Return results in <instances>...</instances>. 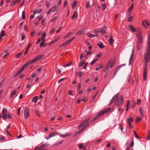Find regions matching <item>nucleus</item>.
Here are the masks:
<instances>
[{"label":"nucleus","mask_w":150,"mask_h":150,"mask_svg":"<svg viewBox=\"0 0 150 150\" xmlns=\"http://www.w3.org/2000/svg\"><path fill=\"white\" fill-rule=\"evenodd\" d=\"M44 56V55L40 54L35 58L33 59L32 60H30L26 63L20 69L19 73H20L22 72L25 68L27 67L29 64H32L33 62L37 61L42 58Z\"/></svg>","instance_id":"f257e3e1"},{"label":"nucleus","mask_w":150,"mask_h":150,"mask_svg":"<svg viewBox=\"0 0 150 150\" xmlns=\"http://www.w3.org/2000/svg\"><path fill=\"white\" fill-rule=\"evenodd\" d=\"M119 93H117V95L114 96L112 99L110 101V103H113L114 101H115V104L116 105L119 106L122 104L123 101V98L121 96L119 98H118Z\"/></svg>","instance_id":"f03ea898"},{"label":"nucleus","mask_w":150,"mask_h":150,"mask_svg":"<svg viewBox=\"0 0 150 150\" xmlns=\"http://www.w3.org/2000/svg\"><path fill=\"white\" fill-rule=\"evenodd\" d=\"M150 55L145 54L144 55V60H145V65L146 68L144 69L143 74V81H145L146 79V77L147 76V72L146 71L147 63L150 61Z\"/></svg>","instance_id":"7ed1b4c3"},{"label":"nucleus","mask_w":150,"mask_h":150,"mask_svg":"<svg viewBox=\"0 0 150 150\" xmlns=\"http://www.w3.org/2000/svg\"><path fill=\"white\" fill-rule=\"evenodd\" d=\"M90 119L89 118L83 121L82 123L79 125L78 127V129H80L78 133H81L85 128L87 127L88 125V123Z\"/></svg>","instance_id":"20e7f679"},{"label":"nucleus","mask_w":150,"mask_h":150,"mask_svg":"<svg viewBox=\"0 0 150 150\" xmlns=\"http://www.w3.org/2000/svg\"><path fill=\"white\" fill-rule=\"evenodd\" d=\"M110 110L111 109L110 108H108L103 110L100 111L98 114L97 116L95 117L94 119L91 122L95 121L99 117L102 116L105 113L108 112L110 111Z\"/></svg>","instance_id":"39448f33"},{"label":"nucleus","mask_w":150,"mask_h":150,"mask_svg":"<svg viewBox=\"0 0 150 150\" xmlns=\"http://www.w3.org/2000/svg\"><path fill=\"white\" fill-rule=\"evenodd\" d=\"M114 64L115 63L113 62H108L107 63L105 67L104 68L103 70V71L104 72H106L109 68H112L114 66Z\"/></svg>","instance_id":"423d86ee"},{"label":"nucleus","mask_w":150,"mask_h":150,"mask_svg":"<svg viewBox=\"0 0 150 150\" xmlns=\"http://www.w3.org/2000/svg\"><path fill=\"white\" fill-rule=\"evenodd\" d=\"M142 24L144 28L147 29L149 27L150 23L146 20H144L142 21Z\"/></svg>","instance_id":"0eeeda50"},{"label":"nucleus","mask_w":150,"mask_h":150,"mask_svg":"<svg viewBox=\"0 0 150 150\" xmlns=\"http://www.w3.org/2000/svg\"><path fill=\"white\" fill-rule=\"evenodd\" d=\"M127 123L129 127L132 129L133 128V126H132L131 123L133 122L134 120L132 118H128L127 119Z\"/></svg>","instance_id":"6e6552de"},{"label":"nucleus","mask_w":150,"mask_h":150,"mask_svg":"<svg viewBox=\"0 0 150 150\" xmlns=\"http://www.w3.org/2000/svg\"><path fill=\"white\" fill-rule=\"evenodd\" d=\"M24 115L25 118L26 119L29 115V110L28 108L25 109L24 111Z\"/></svg>","instance_id":"1a4fd4ad"},{"label":"nucleus","mask_w":150,"mask_h":150,"mask_svg":"<svg viewBox=\"0 0 150 150\" xmlns=\"http://www.w3.org/2000/svg\"><path fill=\"white\" fill-rule=\"evenodd\" d=\"M137 37L138 38V42L142 44L143 42L142 38V35L141 34H138L137 35Z\"/></svg>","instance_id":"9d476101"},{"label":"nucleus","mask_w":150,"mask_h":150,"mask_svg":"<svg viewBox=\"0 0 150 150\" xmlns=\"http://www.w3.org/2000/svg\"><path fill=\"white\" fill-rule=\"evenodd\" d=\"M134 49H133L130 58L129 60V65H130L131 64L132 62V61L133 60V59L134 58Z\"/></svg>","instance_id":"9b49d317"},{"label":"nucleus","mask_w":150,"mask_h":150,"mask_svg":"<svg viewBox=\"0 0 150 150\" xmlns=\"http://www.w3.org/2000/svg\"><path fill=\"white\" fill-rule=\"evenodd\" d=\"M21 0H14L12 1L10 4L11 6H14L16 4H18L19 3Z\"/></svg>","instance_id":"f8f14e48"},{"label":"nucleus","mask_w":150,"mask_h":150,"mask_svg":"<svg viewBox=\"0 0 150 150\" xmlns=\"http://www.w3.org/2000/svg\"><path fill=\"white\" fill-rule=\"evenodd\" d=\"M84 32V29H81L77 32L76 34V35H82Z\"/></svg>","instance_id":"ddd939ff"},{"label":"nucleus","mask_w":150,"mask_h":150,"mask_svg":"<svg viewBox=\"0 0 150 150\" xmlns=\"http://www.w3.org/2000/svg\"><path fill=\"white\" fill-rule=\"evenodd\" d=\"M78 16V13L77 11L75 12L74 13L73 16L71 17V19H73L76 18Z\"/></svg>","instance_id":"4468645a"},{"label":"nucleus","mask_w":150,"mask_h":150,"mask_svg":"<svg viewBox=\"0 0 150 150\" xmlns=\"http://www.w3.org/2000/svg\"><path fill=\"white\" fill-rule=\"evenodd\" d=\"M35 150H47V149H43L42 147V145L40 146H37L35 147Z\"/></svg>","instance_id":"2eb2a0df"},{"label":"nucleus","mask_w":150,"mask_h":150,"mask_svg":"<svg viewBox=\"0 0 150 150\" xmlns=\"http://www.w3.org/2000/svg\"><path fill=\"white\" fill-rule=\"evenodd\" d=\"M6 140V138L1 135H0V142H5Z\"/></svg>","instance_id":"dca6fc26"},{"label":"nucleus","mask_w":150,"mask_h":150,"mask_svg":"<svg viewBox=\"0 0 150 150\" xmlns=\"http://www.w3.org/2000/svg\"><path fill=\"white\" fill-rule=\"evenodd\" d=\"M126 65L125 64H122L120 65L116 69V70L117 71H118L120 69V68L123 67L125 66Z\"/></svg>","instance_id":"f3484780"},{"label":"nucleus","mask_w":150,"mask_h":150,"mask_svg":"<svg viewBox=\"0 0 150 150\" xmlns=\"http://www.w3.org/2000/svg\"><path fill=\"white\" fill-rule=\"evenodd\" d=\"M114 42V40H113L112 36H111L109 40V42L111 45H112Z\"/></svg>","instance_id":"a211bd4d"},{"label":"nucleus","mask_w":150,"mask_h":150,"mask_svg":"<svg viewBox=\"0 0 150 150\" xmlns=\"http://www.w3.org/2000/svg\"><path fill=\"white\" fill-rule=\"evenodd\" d=\"M129 30L133 32H134L136 31L132 25H129Z\"/></svg>","instance_id":"6ab92c4d"},{"label":"nucleus","mask_w":150,"mask_h":150,"mask_svg":"<svg viewBox=\"0 0 150 150\" xmlns=\"http://www.w3.org/2000/svg\"><path fill=\"white\" fill-rule=\"evenodd\" d=\"M97 45L100 48H103L104 47V46L103 45V43L101 42H99L98 43Z\"/></svg>","instance_id":"aec40b11"},{"label":"nucleus","mask_w":150,"mask_h":150,"mask_svg":"<svg viewBox=\"0 0 150 150\" xmlns=\"http://www.w3.org/2000/svg\"><path fill=\"white\" fill-rule=\"evenodd\" d=\"M87 36L90 38H93L95 36L98 37V35L92 34L90 33L87 34Z\"/></svg>","instance_id":"412c9836"},{"label":"nucleus","mask_w":150,"mask_h":150,"mask_svg":"<svg viewBox=\"0 0 150 150\" xmlns=\"http://www.w3.org/2000/svg\"><path fill=\"white\" fill-rule=\"evenodd\" d=\"M77 3V2L76 1H74L71 4L72 8V9H74L75 8V7L76 6Z\"/></svg>","instance_id":"4be33fe9"},{"label":"nucleus","mask_w":150,"mask_h":150,"mask_svg":"<svg viewBox=\"0 0 150 150\" xmlns=\"http://www.w3.org/2000/svg\"><path fill=\"white\" fill-rule=\"evenodd\" d=\"M136 105V102L135 101L133 100L132 102V105L131 106V109H133L134 108Z\"/></svg>","instance_id":"5701e85b"},{"label":"nucleus","mask_w":150,"mask_h":150,"mask_svg":"<svg viewBox=\"0 0 150 150\" xmlns=\"http://www.w3.org/2000/svg\"><path fill=\"white\" fill-rule=\"evenodd\" d=\"M8 112L7 109L6 108H4L2 111V114H6Z\"/></svg>","instance_id":"b1692460"},{"label":"nucleus","mask_w":150,"mask_h":150,"mask_svg":"<svg viewBox=\"0 0 150 150\" xmlns=\"http://www.w3.org/2000/svg\"><path fill=\"white\" fill-rule=\"evenodd\" d=\"M38 96H35L34 97L32 100V102H33L35 103H36L37 100V99L38 98Z\"/></svg>","instance_id":"393cba45"},{"label":"nucleus","mask_w":150,"mask_h":150,"mask_svg":"<svg viewBox=\"0 0 150 150\" xmlns=\"http://www.w3.org/2000/svg\"><path fill=\"white\" fill-rule=\"evenodd\" d=\"M56 5H55L50 9L51 12H54V11H55L56 10Z\"/></svg>","instance_id":"a878e982"},{"label":"nucleus","mask_w":150,"mask_h":150,"mask_svg":"<svg viewBox=\"0 0 150 150\" xmlns=\"http://www.w3.org/2000/svg\"><path fill=\"white\" fill-rule=\"evenodd\" d=\"M133 7H134V4H132V5H131V6H130V7L129 8L128 11L129 12H131L132 11V10L133 9Z\"/></svg>","instance_id":"bb28decb"},{"label":"nucleus","mask_w":150,"mask_h":150,"mask_svg":"<svg viewBox=\"0 0 150 150\" xmlns=\"http://www.w3.org/2000/svg\"><path fill=\"white\" fill-rule=\"evenodd\" d=\"M141 44L138 42H137V46L138 51H139L140 49L141 46Z\"/></svg>","instance_id":"cd10ccee"},{"label":"nucleus","mask_w":150,"mask_h":150,"mask_svg":"<svg viewBox=\"0 0 150 150\" xmlns=\"http://www.w3.org/2000/svg\"><path fill=\"white\" fill-rule=\"evenodd\" d=\"M49 145V144L48 143H46L42 145V147L43 149H45V147Z\"/></svg>","instance_id":"c85d7f7f"},{"label":"nucleus","mask_w":150,"mask_h":150,"mask_svg":"<svg viewBox=\"0 0 150 150\" xmlns=\"http://www.w3.org/2000/svg\"><path fill=\"white\" fill-rule=\"evenodd\" d=\"M75 38V37H73L67 40L66 42H67V44L71 42Z\"/></svg>","instance_id":"c756f323"},{"label":"nucleus","mask_w":150,"mask_h":150,"mask_svg":"<svg viewBox=\"0 0 150 150\" xmlns=\"http://www.w3.org/2000/svg\"><path fill=\"white\" fill-rule=\"evenodd\" d=\"M90 1H87L86 2V8H88L90 7Z\"/></svg>","instance_id":"7c9ffc66"},{"label":"nucleus","mask_w":150,"mask_h":150,"mask_svg":"<svg viewBox=\"0 0 150 150\" xmlns=\"http://www.w3.org/2000/svg\"><path fill=\"white\" fill-rule=\"evenodd\" d=\"M16 91L14 90L13 91V92L11 94L10 96V98H12L13 97V96L14 95H16Z\"/></svg>","instance_id":"2f4dec72"},{"label":"nucleus","mask_w":150,"mask_h":150,"mask_svg":"<svg viewBox=\"0 0 150 150\" xmlns=\"http://www.w3.org/2000/svg\"><path fill=\"white\" fill-rule=\"evenodd\" d=\"M69 134L68 133L64 134H61L60 135V137H67V136H69Z\"/></svg>","instance_id":"473e14b6"},{"label":"nucleus","mask_w":150,"mask_h":150,"mask_svg":"<svg viewBox=\"0 0 150 150\" xmlns=\"http://www.w3.org/2000/svg\"><path fill=\"white\" fill-rule=\"evenodd\" d=\"M46 36V33H43L41 35V38L40 39H41V40L45 39V38Z\"/></svg>","instance_id":"72a5a7b5"},{"label":"nucleus","mask_w":150,"mask_h":150,"mask_svg":"<svg viewBox=\"0 0 150 150\" xmlns=\"http://www.w3.org/2000/svg\"><path fill=\"white\" fill-rule=\"evenodd\" d=\"M142 120V118L141 117L138 116L137 117V119L135 121V122L137 123L138 121H140Z\"/></svg>","instance_id":"f704fd0d"},{"label":"nucleus","mask_w":150,"mask_h":150,"mask_svg":"<svg viewBox=\"0 0 150 150\" xmlns=\"http://www.w3.org/2000/svg\"><path fill=\"white\" fill-rule=\"evenodd\" d=\"M22 52H21L20 53L17 54L16 56V58H18L22 55Z\"/></svg>","instance_id":"c9c22d12"},{"label":"nucleus","mask_w":150,"mask_h":150,"mask_svg":"<svg viewBox=\"0 0 150 150\" xmlns=\"http://www.w3.org/2000/svg\"><path fill=\"white\" fill-rule=\"evenodd\" d=\"M139 112L140 114L141 115L142 117H143V111L142 109L141 108H139Z\"/></svg>","instance_id":"e433bc0d"},{"label":"nucleus","mask_w":150,"mask_h":150,"mask_svg":"<svg viewBox=\"0 0 150 150\" xmlns=\"http://www.w3.org/2000/svg\"><path fill=\"white\" fill-rule=\"evenodd\" d=\"M25 12L24 11H23L22 13V18L23 20H25Z\"/></svg>","instance_id":"4c0bfd02"},{"label":"nucleus","mask_w":150,"mask_h":150,"mask_svg":"<svg viewBox=\"0 0 150 150\" xmlns=\"http://www.w3.org/2000/svg\"><path fill=\"white\" fill-rule=\"evenodd\" d=\"M9 54V53L8 52H6V54H4V55L3 57V58L5 59L6 58L8 55Z\"/></svg>","instance_id":"58836bf2"},{"label":"nucleus","mask_w":150,"mask_h":150,"mask_svg":"<svg viewBox=\"0 0 150 150\" xmlns=\"http://www.w3.org/2000/svg\"><path fill=\"white\" fill-rule=\"evenodd\" d=\"M133 19V17L132 16H130L127 20V21L129 22H131L132 21Z\"/></svg>","instance_id":"ea45409f"},{"label":"nucleus","mask_w":150,"mask_h":150,"mask_svg":"<svg viewBox=\"0 0 150 150\" xmlns=\"http://www.w3.org/2000/svg\"><path fill=\"white\" fill-rule=\"evenodd\" d=\"M71 34L72 33L70 32L69 33L66 35L64 36V39L70 37Z\"/></svg>","instance_id":"a19ab883"},{"label":"nucleus","mask_w":150,"mask_h":150,"mask_svg":"<svg viewBox=\"0 0 150 150\" xmlns=\"http://www.w3.org/2000/svg\"><path fill=\"white\" fill-rule=\"evenodd\" d=\"M147 43L148 45V47H150V35L149 34V38Z\"/></svg>","instance_id":"79ce46f5"},{"label":"nucleus","mask_w":150,"mask_h":150,"mask_svg":"<svg viewBox=\"0 0 150 150\" xmlns=\"http://www.w3.org/2000/svg\"><path fill=\"white\" fill-rule=\"evenodd\" d=\"M102 7L103 11H104L106 8V5L105 4H103L102 5Z\"/></svg>","instance_id":"37998d69"},{"label":"nucleus","mask_w":150,"mask_h":150,"mask_svg":"<svg viewBox=\"0 0 150 150\" xmlns=\"http://www.w3.org/2000/svg\"><path fill=\"white\" fill-rule=\"evenodd\" d=\"M145 54L150 55V47H148L147 48V53Z\"/></svg>","instance_id":"c03bdc74"},{"label":"nucleus","mask_w":150,"mask_h":150,"mask_svg":"<svg viewBox=\"0 0 150 150\" xmlns=\"http://www.w3.org/2000/svg\"><path fill=\"white\" fill-rule=\"evenodd\" d=\"M5 35V32L4 30H2V32L0 36H1V37H3Z\"/></svg>","instance_id":"a18cd8bd"},{"label":"nucleus","mask_w":150,"mask_h":150,"mask_svg":"<svg viewBox=\"0 0 150 150\" xmlns=\"http://www.w3.org/2000/svg\"><path fill=\"white\" fill-rule=\"evenodd\" d=\"M118 110L120 112V114L121 115L124 112V109L123 108H119Z\"/></svg>","instance_id":"49530a36"},{"label":"nucleus","mask_w":150,"mask_h":150,"mask_svg":"<svg viewBox=\"0 0 150 150\" xmlns=\"http://www.w3.org/2000/svg\"><path fill=\"white\" fill-rule=\"evenodd\" d=\"M84 63V61L82 62H79V65H78L79 67H81L83 65Z\"/></svg>","instance_id":"de8ad7c7"},{"label":"nucleus","mask_w":150,"mask_h":150,"mask_svg":"<svg viewBox=\"0 0 150 150\" xmlns=\"http://www.w3.org/2000/svg\"><path fill=\"white\" fill-rule=\"evenodd\" d=\"M146 139L147 140H149L150 139V130L149 131Z\"/></svg>","instance_id":"09e8293b"},{"label":"nucleus","mask_w":150,"mask_h":150,"mask_svg":"<svg viewBox=\"0 0 150 150\" xmlns=\"http://www.w3.org/2000/svg\"><path fill=\"white\" fill-rule=\"evenodd\" d=\"M98 60V59L97 58L94 59L92 62H91L90 63V64L92 65L94 63L96 62Z\"/></svg>","instance_id":"8fccbe9b"},{"label":"nucleus","mask_w":150,"mask_h":150,"mask_svg":"<svg viewBox=\"0 0 150 150\" xmlns=\"http://www.w3.org/2000/svg\"><path fill=\"white\" fill-rule=\"evenodd\" d=\"M67 42H65L63 43L62 44H61L59 46V47H65L66 45H67Z\"/></svg>","instance_id":"3c124183"},{"label":"nucleus","mask_w":150,"mask_h":150,"mask_svg":"<svg viewBox=\"0 0 150 150\" xmlns=\"http://www.w3.org/2000/svg\"><path fill=\"white\" fill-rule=\"evenodd\" d=\"M21 41H23L24 39L25 38V35L23 33L21 34Z\"/></svg>","instance_id":"603ef678"},{"label":"nucleus","mask_w":150,"mask_h":150,"mask_svg":"<svg viewBox=\"0 0 150 150\" xmlns=\"http://www.w3.org/2000/svg\"><path fill=\"white\" fill-rule=\"evenodd\" d=\"M141 103V100L140 99H139L137 100V105H139Z\"/></svg>","instance_id":"864d4df0"},{"label":"nucleus","mask_w":150,"mask_h":150,"mask_svg":"<svg viewBox=\"0 0 150 150\" xmlns=\"http://www.w3.org/2000/svg\"><path fill=\"white\" fill-rule=\"evenodd\" d=\"M3 114V118L4 119L6 120L7 119V115L6 114Z\"/></svg>","instance_id":"5fc2aeb1"},{"label":"nucleus","mask_w":150,"mask_h":150,"mask_svg":"<svg viewBox=\"0 0 150 150\" xmlns=\"http://www.w3.org/2000/svg\"><path fill=\"white\" fill-rule=\"evenodd\" d=\"M46 45L44 44V42H41L40 45V47H44L45 45Z\"/></svg>","instance_id":"6e6d98bb"},{"label":"nucleus","mask_w":150,"mask_h":150,"mask_svg":"<svg viewBox=\"0 0 150 150\" xmlns=\"http://www.w3.org/2000/svg\"><path fill=\"white\" fill-rule=\"evenodd\" d=\"M100 32L102 34H105L106 33V31L104 30H100Z\"/></svg>","instance_id":"4d7b16f0"},{"label":"nucleus","mask_w":150,"mask_h":150,"mask_svg":"<svg viewBox=\"0 0 150 150\" xmlns=\"http://www.w3.org/2000/svg\"><path fill=\"white\" fill-rule=\"evenodd\" d=\"M102 53H100L98 54L96 56L98 58H100L102 56Z\"/></svg>","instance_id":"13d9d810"},{"label":"nucleus","mask_w":150,"mask_h":150,"mask_svg":"<svg viewBox=\"0 0 150 150\" xmlns=\"http://www.w3.org/2000/svg\"><path fill=\"white\" fill-rule=\"evenodd\" d=\"M50 135L51 137H54L57 135V134L54 132L51 133Z\"/></svg>","instance_id":"bf43d9fd"},{"label":"nucleus","mask_w":150,"mask_h":150,"mask_svg":"<svg viewBox=\"0 0 150 150\" xmlns=\"http://www.w3.org/2000/svg\"><path fill=\"white\" fill-rule=\"evenodd\" d=\"M119 128L121 130V131H122V130H123V126L120 124H119Z\"/></svg>","instance_id":"052dcab7"},{"label":"nucleus","mask_w":150,"mask_h":150,"mask_svg":"<svg viewBox=\"0 0 150 150\" xmlns=\"http://www.w3.org/2000/svg\"><path fill=\"white\" fill-rule=\"evenodd\" d=\"M64 79H65L64 78H62L61 79H59L58 81V83H60L61 82L64 81Z\"/></svg>","instance_id":"680f3d73"},{"label":"nucleus","mask_w":150,"mask_h":150,"mask_svg":"<svg viewBox=\"0 0 150 150\" xmlns=\"http://www.w3.org/2000/svg\"><path fill=\"white\" fill-rule=\"evenodd\" d=\"M71 63H70L68 64H67L63 65V67H67L70 66L71 65Z\"/></svg>","instance_id":"e2e57ef3"},{"label":"nucleus","mask_w":150,"mask_h":150,"mask_svg":"<svg viewBox=\"0 0 150 150\" xmlns=\"http://www.w3.org/2000/svg\"><path fill=\"white\" fill-rule=\"evenodd\" d=\"M62 28H63L62 27H60L57 30V31H56V33H59V31L62 29Z\"/></svg>","instance_id":"0e129e2a"},{"label":"nucleus","mask_w":150,"mask_h":150,"mask_svg":"<svg viewBox=\"0 0 150 150\" xmlns=\"http://www.w3.org/2000/svg\"><path fill=\"white\" fill-rule=\"evenodd\" d=\"M57 19V17H55L53 19L51 20V22H53V21H54L55 20H56Z\"/></svg>","instance_id":"69168bd1"},{"label":"nucleus","mask_w":150,"mask_h":150,"mask_svg":"<svg viewBox=\"0 0 150 150\" xmlns=\"http://www.w3.org/2000/svg\"><path fill=\"white\" fill-rule=\"evenodd\" d=\"M41 39L39 38L38 39L37 42H36L35 44H38L41 41Z\"/></svg>","instance_id":"338daca9"},{"label":"nucleus","mask_w":150,"mask_h":150,"mask_svg":"<svg viewBox=\"0 0 150 150\" xmlns=\"http://www.w3.org/2000/svg\"><path fill=\"white\" fill-rule=\"evenodd\" d=\"M35 31H33L32 32H31V36L32 37H33L34 36V34H35Z\"/></svg>","instance_id":"774afa93"}]
</instances>
